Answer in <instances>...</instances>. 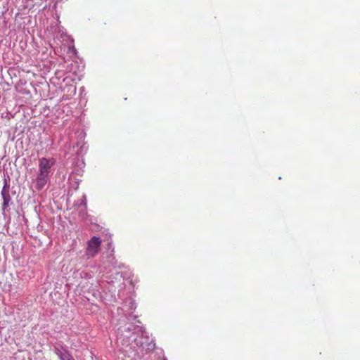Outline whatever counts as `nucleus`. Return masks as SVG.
<instances>
[{
    "label": "nucleus",
    "mask_w": 360,
    "mask_h": 360,
    "mask_svg": "<svg viewBox=\"0 0 360 360\" xmlns=\"http://www.w3.org/2000/svg\"><path fill=\"white\" fill-rule=\"evenodd\" d=\"M146 333L143 327L127 323L117 328V342L122 347L131 345V347H137L144 351L153 350L155 348V343L150 340Z\"/></svg>",
    "instance_id": "nucleus-1"
},
{
    "label": "nucleus",
    "mask_w": 360,
    "mask_h": 360,
    "mask_svg": "<svg viewBox=\"0 0 360 360\" xmlns=\"http://www.w3.org/2000/svg\"><path fill=\"white\" fill-rule=\"evenodd\" d=\"M72 51H73L75 53H77V50L75 49V48L74 46L72 48Z\"/></svg>",
    "instance_id": "nucleus-12"
},
{
    "label": "nucleus",
    "mask_w": 360,
    "mask_h": 360,
    "mask_svg": "<svg viewBox=\"0 0 360 360\" xmlns=\"http://www.w3.org/2000/svg\"><path fill=\"white\" fill-rule=\"evenodd\" d=\"M53 351L60 360H74L68 349L60 344L54 345Z\"/></svg>",
    "instance_id": "nucleus-5"
},
{
    "label": "nucleus",
    "mask_w": 360,
    "mask_h": 360,
    "mask_svg": "<svg viewBox=\"0 0 360 360\" xmlns=\"http://www.w3.org/2000/svg\"><path fill=\"white\" fill-rule=\"evenodd\" d=\"M92 295L96 298V299H98V298H101V292H99V290H95V289H93L92 290Z\"/></svg>",
    "instance_id": "nucleus-10"
},
{
    "label": "nucleus",
    "mask_w": 360,
    "mask_h": 360,
    "mask_svg": "<svg viewBox=\"0 0 360 360\" xmlns=\"http://www.w3.org/2000/svg\"><path fill=\"white\" fill-rule=\"evenodd\" d=\"M108 249L110 250V252L103 254L101 264V268L106 272H110L116 268H121V265L114 257V248H112L110 243H108Z\"/></svg>",
    "instance_id": "nucleus-2"
},
{
    "label": "nucleus",
    "mask_w": 360,
    "mask_h": 360,
    "mask_svg": "<svg viewBox=\"0 0 360 360\" xmlns=\"http://www.w3.org/2000/svg\"><path fill=\"white\" fill-rule=\"evenodd\" d=\"M9 184L6 179L4 180V185L1 190V195L3 198V210H5L10 205L11 197L9 193Z\"/></svg>",
    "instance_id": "nucleus-7"
},
{
    "label": "nucleus",
    "mask_w": 360,
    "mask_h": 360,
    "mask_svg": "<svg viewBox=\"0 0 360 360\" xmlns=\"http://www.w3.org/2000/svg\"><path fill=\"white\" fill-rule=\"evenodd\" d=\"M82 277H84V278H91V275L87 272H82Z\"/></svg>",
    "instance_id": "nucleus-11"
},
{
    "label": "nucleus",
    "mask_w": 360,
    "mask_h": 360,
    "mask_svg": "<svg viewBox=\"0 0 360 360\" xmlns=\"http://www.w3.org/2000/svg\"><path fill=\"white\" fill-rule=\"evenodd\" d=\"M101 242V238L96 236H93L88 241L85 252L86 259L94 257L98 253Z\"/></svg>",
    "instance_id": "nucleus-3"
},
{
    "label": "nucleus",
    "mask_w": 360,
    "mask_h": 360,
    "mask_svg": "<svg viewBox=\"0 0 360 360\" xmlns=\"http://www.w3.org/2000/svg\"><path fill=\"white\" fill-rule=\"evenodd\" d=\"M124 307L127 308V310L130 313L134 311L136 308V303L131 298H129L125 300Z\"/></svg>",
    "instance_id": "nucleus-8"
},
{
    "label": "nucleus",
    "mask_w": 360,
    "mask_h": 360,
    "mask_svg": "<svg viewBox=\"0 0 360 360\" xmlns=\"http://www.w3.org/2000/svg\"><path fill=\"white\" fill-rule=\"evenodd\" d=\"M56 160L53 158H41L39 160V171L51 174V168L55 165Z\"/></svg>",
    "instance_id": "nucleus-4"
},
{
    "label": "nucleus",
    "mask_w": 360,
    "mask_h": 360,
    "mask_svg": "<svg viewBox=\"0 0 360 360\" xmlns=\"http://www.w3.org/2000/svg\"><path fill=\"white\" fill-rule=\"evenodd\" d=\"M75 206H84V210H86V195H83L82 198L77 200L75 202Z\"/></svg>",
    "instance_id": "nucleus-9"
},
{
    "label": "nucleus",
    "mask_w": 360,
    "mask_h": 360,
    "mask_svg": "<svg viewBox=\"0 0 360 360\" xmlns=\"http://www.w3.org/2000/svg\"><path fill=\"white\" fill-rule=\"evenodd\" d=\"M51 174L39 171L36 179L35 188L37 191H41L48 183Z\"/></svg>",
    "instance_id": "nucleus-6"
},
{
    "label": "nucleus",
    "mask_w": 360,
    "mask_h": 360,
    "mask_svg": "<svg viewBox=\"0 0 360 360\" xmlns=\"http://www.w3.org/2000/svg\"><path fill=\"white\" fill-rule=\"evenodd\" d=\"M84 162L83 161H81V162H79V166H81V167H82V166H84Z\"/></svg>",
    "instance_id": "nucleus-13"
}]
</instances>
